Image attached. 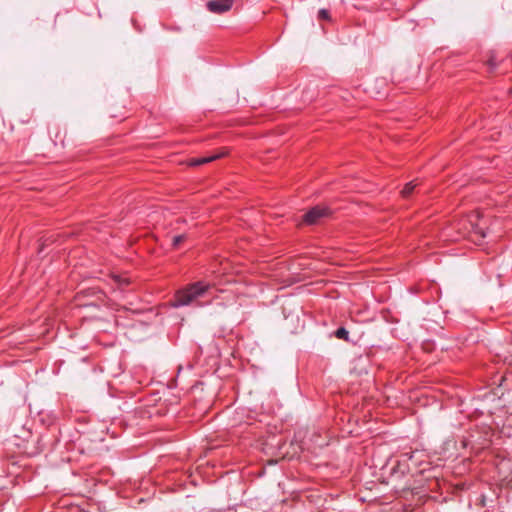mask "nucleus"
Listing matches in <instances>:
<instances>
[{
  "label": "nucleus",
  "instance_id": "f257e3e1",
  "mask_svg": "<svg viewBox=\"0 0 512 512\" xmlns=\"http://www.w3.org/2000/svg\"><path fill=\"white\" fill-rule=\"evenodd\" d=\"M209 288V285L197 282L177 291L174 306H186L194 303L199 298L203 297L208 292Z\"/></svg>",
  "mask_w": 512,
  "mask_h": 512
},
{
  "label": "nucleus",
  "instance_id": "f03ea898",
  "mask_svg": "<svg viewBox=\"0 0 512 512\" xmlns=\"http://www.w3.org/2000/svg\"><path fill=\"white\" fill-rule=\"evenodd\" d=\"M329 209L316 206L309 210L304 216V222L310 225L317 224L321 218L328 216Z\"/></svg>",
  "mask_w": 512,
  "mask_h": 512
},
{
  "label": "nucleus",
  "instance_id": "7ed1b4c3",
  "mask_svg": "<svg viewBox=\"0 0 512 512\" xmlns=\"http://www.w3.org/2000/svg\"><path fill=\"white\" fill-rule=\"evenodd\" d=\"M233 0H210L207 2V9L216 14H222L229 11L232 7Z\"/></svg>",
  "mask_w": 512,
  "mask_h": 512
},
{
  "label": "nucleus",
  "instance_id": "20e7f679",
  "mask_svg": "<svg viewBox=\"0 0 512 512\" xmlns=\"http://www.w3.org/2000/svg\"><path fill=\"white\" fill-rule=\"evenodd\" d=\"M225 154H226V151L224 149H222L219 153H215V154L207 156V157H200V158L191 159L190 162H189V165L190 166H199V165L207 164V163H210V162H212V161H214L216 159L221 158Z\"/></svg>",
  "mask_w": 512,
  "mask_h": 512
},
{
  "label": "nucleus",
  "instance_id": "39448f33",
  "mask_svg": "<svg viewBox=\"0 0 512 512\" xmlns=\"http://www.w3.org/2000/svg\"><path fill=\"white\" fill-rule=\"evenodd\" d=\"M416 186H417V184L414 181L407 183L405 185V187L402 189L401 195L404 198H407L412 193V191L415 189Z\"/></svg>",
  "mask_w": 512,
  "mask_h": 512
},
{
  "label": "nucleus",
  "instance_id": "423d86ee",
  "mask_svg": "<svg viewBox=\"0 0 512 512\" xmlns=\"http://www.w3.org/2000/svg\"><path fill=\"white\" fill-rule=\"evenodd\" d=\"M348 335H349V332L341 327V328H338L335 332V336L339 339H343V340H348Z\"/></svg>",
  "mask_w": 512,
  "mask_h": 512
},
{
  "label": "nucleus",
  "instance_id": "0eeeda50",
  "mask_svg": "<svg viewBox=\"0 0 512 512\" xmlns=\"http://www.w3.org/2000/svg\"><path fill=\"white\" fill-rule=\"evenodd\" d=\"M186 239V235H178L173 238V246L178 247L182 242H184Z\"/></svg>",
  "mask_w": 512,
  "mask_h": 512
},
{
  "label": "nucleus",
  "instance_id": "6e6552de",
  "mask_svg": "<svg viewBox=\"0 0 512 512\" xmlns=\"http://www.w3.org/2000/svg\"><path fill=\"white\" fill-rule=\"evenodd\" d=\"M114 279L120 286L129 284L128 278H124L122 276H115Z\"/></svg>",
  "mask_w": 512,
  "mask_h": 512
},
{
  "label": "nucleus",
  "instance_id": "1a4fd4ad",
  "mask_svg": "<svg viewBox=\"0 0 512 512\" xmlns=\"http://www.w3.org/2000/svg\"><path fill=\"white\" fill-rule=\"evenodd\" d=\"M318 16L320 19L328 20L329 19V13L326 9H321L318 13Z\"/></svg>",
  "mask_w": 512,
  "mask_h": 512
},
{
  "label": "nucleus",
  "instance_id": "9d476101",
  "mask_svg": "<svg viewBox=\"0 0 512 512\" xmlns=\"http://www.w3.org/2000/svg\"><path fill=\"white\" fill-rule=\"evenodd\" d=\"M478 232L481 235V237H485V233L482 230H479Z\"/></svg>",
  "mask_w": 512,
  "mask_h": 512
},
{
  "label": "nucleus",
  "instance_id": "9b49d317",
  "mask_svg": "<svg viewBox=\"0 0 512 512\" xmlns=\"http://www.w3.org/2000/svg\"><path fill=\"white\" fill-rule=\"evenodd\" d=\"M491 65H494V61L491 59L489 62Z\"/></svg>",
  "mask_w": 512,
  "mask_h": 512
}]
</instances>
